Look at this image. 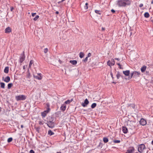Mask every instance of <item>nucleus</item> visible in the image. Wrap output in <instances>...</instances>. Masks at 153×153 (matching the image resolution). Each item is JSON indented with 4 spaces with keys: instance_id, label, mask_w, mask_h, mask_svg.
Wrapping results in <instances>:
<instances>
[{
    "instance_id": "nucleus-1",
    "label": "nucleus",
    "mask_w": 153,
    "mask_h": 153,
    "mask_svg": "<svg viewBox=\"0 0 153 153\" xmlns=\"http://www.w3.org/2000/svg\"><path fill=\"white\" fill-rule=\"evenodd\" d=\"M131 4L130 0H118L117 1V4L119 7H125L127 5H130Z\"/></svg>"
},
{
    "instance_id": "nucleus-2",
    "label": "nucleus",
    "mask_w": 153,
    "mask_h": 153,
    "mask_svg": "<svg viewBox=\"0 0 153 153\" xmlns=\"http://www.w3.org/2000/svg\"><path fill=\"white\" fill-rule=\"evenodd\" d=\"M138 147V151L140 153H142L143 150L146 148L145 146L143 144L139 145Z\"/></svg>"
},
{
    "instance_id": "nucleus-3",
    "label": "nucleus",
    "mask_w": 153,
    "mask_h": 153,
    "mask_svg": "<svg viewBox=\"0 0 153 153\" xmlns=\"http://www.w3.org/2000/svg\"><path fill=\"white\" fill-rule=\"evenodd\" d=\"M16 99L17 101L20 100H25L26 99V97L24 95H19L16 96Z\"/></svg>"
},
{
    "instance_id": "nucleus-4",
    "label": "nucleus",
    "mask_w": 153,
    "mask_h": 153,
    "mask_svg": "<svg viewBox=\"0 0 153 153\" xmlns=\"http://www.w3.org/2000/svg\"><path fill=\"white\" fill-rule=\"evenodd\" d=\"M25 52L23 51V52L20 58L19 62L20 63H22L25 60Z\"/></svg>"
},
{
    "instance_id": "nucleus-5",
    "label": "nucleus",
    "mask_w": 153,
    "mask_h": 153,
    "mask_svg": "<svg viewBox=\"0 0 153 153\" xmlns=\"http://www.w3.org/2000/svg\"><path fill=\"white\" fill-rule=\"evenodd\" d=\"M135 150L134 148L132 147L127 150L126 153H133L134 152Z\"/></svg>"
},
{
    "instance_id": "nucleus-6",
    "label": "nucleus",
    "mask_w": 153,
    "mask_h": 153,
    "mask_svg": "<svg viewBox=\"0 0 153 153\" xmlns=\"http://www.w3.org/2000/svg\"><path fill=\"white\" fill-rule=\"evenodd\" d=\"M33 77L36 79L38 80H41L42 79V74L41 73L37 74V75H33Z\"/></svg>"
},
{
    "instance_id": "nucleus-7",
    "label": "nucleus",
    "mask_w": 153,
    "mask_h": 153,
    "mask_svg": "<svg viewBox=\"0 0 153 153\" xmlns=\"http://www.w3.org/2000/svg\"><path fill=\"white\" fill-rule=\"evenodd\" d=\"M2 80H3L4 82L8 83L9 82L10 80V77L8 76H7L4 79V77L3 76L2 77Z\"/></svg>"
},
{
    "instance_id": "nucleus-8",
    "label": "nucleus",
    "mask_w": 153,
    "mask_h": 153,
    "mask_svg": "<svg viewBox=\"0 0 153 153\" xmlns=\"http://www.w3.org/2000/svg\"><path fill=\"white\" fill-rule=\"evenodd\" d=\"M140 124L142 126H145L146 124V121L143 118H141L140 121Z\"/></svg>"
},
{
    "instance_id": "nucleus-9",
    "label": "nucleus",
    "mask_w": 153,
    "mask_h": 153,
    "mask_svg": "<svg viewBox=\"0 0 153 153\" xmlns=\"http://www.w3.org/2000/svg\"><path fill=\"white\" fill-rule=\"evenodd\" d=\"M89 103V102L88 100V99H86L85 100L84 102L82 103V105L83 107H85L87 106Z\"/></svg>"
},
{
    "instance_id": "nucleus-10",
    "label": "nucleus",
    "mask_w": 153,
    "mask_h": 153,
    "mask_svg": "<svg viewBox=\"0 0 153 153\" xmlns=\"http://www.w3.org/2000/svg\"><path fill=\"white\" fill-rule=\"evenodd\" d=\"M140 72L134 71V78H136L137 77L140 76Z\"/></svg>"
},
{
    "instance_id": "nucleus-11",
    "label": "nucleus",
    "mask_w": 153,
    "mask_h": 153,
    "mask_svg": "<svg viewBox=\"0 0 153 153\" xmlns=\"http://www.w3.org/2000/svg\"><path fill=\"white\" fill-rule=\"evenodd\" d=\"M47 106V109L46 110L44 111L45 112L47 113V114L51 110V108H50V104L48 103H47L46 104Z\"/></svg>"
},
{
    "instance_id": "nucleus-12",
    "label": "nucleus",
    "mask_w": 153,
    "mask_h": 153,
    "mask_svg": "<svg viewBox=\"0 0 153 153\" xmlns=\"http://www.w3.org/2000/svg\"><path fill=\"white\" fill-rule=\"evenodd\" d=\"M66 105H65V104H62L60 108V109L63 111H64L66 109Z\"/></svg>"
},
{
    "instance_id": "nucleus-13",
    "label": "nucleus",
    "mask_w": 153,
    "mask_h": 153,
    "mask_svg": "<svg viewBox=\"0 0 153 153\" xmlns=\"http://www.w3.org/2000/svg\"><path fill=\"white\" fill-rule=\"evenodd\" d=\"M122 131L124 134H126L128 131L127 128L125 126H123L122 127Z\"/></svg>"
},
{
    "instance_id": "nucleus-14",
    "label": "nucleus",
    "mask_w": 153,
    "mask_h": 153,
    "mask_svg": "<svg viewBox=\"0 0 153 153\" xmlns=\"http://www.w3.org/2000/svg\"><path fill=\"white\" fill-rule=\"evenodd\" d=\"M123 73L126 76H128L130 74V71L129 70L123 71Z\"/></svg>"
},
{
    "instance_id": "nucleus-15",
    "label": "nucleus",
    "mask_w": 153,
    "mask_h": 153,
    "mask_svg": "<svg viewBox=\"0 0 153 153\" xmlns=\"http://www.w3.org/2000/svg\"><path fill=\"white\" fill-rule=\"evenodd\" d=\"M11 32V29L10 27H7L5 30V32L6 33H9Z\"/></svg>"
},
{
    "instance_id": "nucleus-16",
    "label": "nucleus",
    "mask_w": 153,
    "mask_h": 153,
    "mask_svg": "<svg viewBox=\"0 0 153 153\" xmlns=\"http://www.w3.org/2000/svg\"><path fill=\"white\" fill-rule=\"evenodd\" d=\"M47 124L48 127L50 128H53L54 127V124L47 123Z\"/></svg>"
},
{
    "instance_id": "nucleus-17",
    "label": "nucleus",
    "mask_w": 153,
    "mask_h": 153,
    "mask_svg": "<svg viewBox=\"0 0 153 153\" xmlns=\"http://www.w3.org/2000/svg\"><path fill=\"white\" fill-rule=\"evenodd\" d=\"M130 75L131 76L128 77V78H125V79H128L129 80L132 78V77L134 78V71L132 72L131 73Z\"/></svg>"
},
{
    "instance_id": "nucleus-18",
    "label": "nucleus",
    "mask_w": 153,
    "mask_h": 153,
    "mask_svg": "<svg viewBox=\"0 0 153 153\" xmlns=\"http://www.w3.org/2000/svg\"><path fill=\"white\" fill-rule=\"evenodd\" d=\"M146 66L145 65H143L141 68V71L142 72H144L146 70Z\"/></svg>"
},
{
    "instance_id": "nucleus-19",
    "label": "nucleus",
    "mask_w": 153,
    "mask_h": 153,
    "mask_svg": "<svg viewBox=\"0 0 153 153\" xmlns=\"http://www.w3.org/2000/svg\"><path fill=\"white\" fill-rule=\"evenodd\" d=\"M70 62L72 65H76L77 63V62L76 60H70Z\"/></svg>"
},
{
    "instance_id": "nucleus-20",
    "label": "nucleus",
    "mask_w": 153,
    "mask_h": 153,
    "mask_svg": "<svg viewBox=\"0 0 153 153\" xmlns=\"http://www.w3.org/2000/svg\"><path fill=\"white\" fill-rule=\"evenodd\" d=\"M4 72L6 74H7L9 72V67H5L4 70Z\"/></svg>"
},
{
    "instance_id": "nucleus-21",
    "label": "nucleus",
    "mask_w": 153,
    "mask_h": 153,
    "mask_svg": "<svg viewBox=\"0 0 153 153\" xmlns=\"http://www.w3.org/2000/svg\"><path fill=\"white\" fill-rule=\"evenodd\" d=\"M53 120H54V117L51 116L49 117L48 120L47 121H53Z\"/></svg>"
},
{
    "instance_id": "nucleus-22",
    "label": "nucleus",
    "mask_w": 153,
    "mask_h": 153,
    "mask_svg": "<svg viewBox=\"0 0 153 153\" xmlns=\"http://www.w3.org/2000/svg\"><path fill=\"white\" fill-rule=\"evenodd\" d=\"M47 114V113L46 112H45L44 111L42 112L41 115L42 116V118H44L45 117Z\"/></svg>"
},
{
    "instance_id": "nucleus-23",
    "label": "nucleus",
    "mask_w": 153,
    "mask_h": 153,
    "mask_svg": "<svg viewBox=\"0 0 153 153\" xmlns=\"http://www.w3.org/2000/svg\"><path fill=\"white\" fill-rule=\"evenodd\" d=\"M103 140L105 143H107L108 141V140L106 137H104L103 138Z\"/></svg>"
},
{
    "instance_id": "nucleus-24",
    "label": "nucleus",
    "mask_w": 153,
    "mask_h": 153,
    "mask_svg": "<svg viewBox=\"0 0 153 153\" xmlns=\"http://www.w3.org/2000/svg\"><path fill=\"white\" fill-rule=\"evenodd\" d=\"M116 76L117 79H119L120 76L123 77V76H122L120 74V72L119 71L117 72V73L116 75Z\"/></svg>"
},
{
    "instance_id": "nucleus-25",
    "label": "nucleus",
    "mask_w": 153,
    "mask_h": 153,
    "mask_svg": "<svg viewBox=\"0 0 153 153\" xmlns=\"http://www.w3.org/2000/svg\"><path fill=\"white\" fill-rule=\"evenodd\" d=\"M72 101V99H71V100H68L67 101H65L64 104H65V105L66 104H70L71 102Z\"/></svg>"
},
{
    "instance_id": "nucleus-26",
    "label": "nucleus",
    "mask_w": 153,
    "mask_h": 153,
    "mask_svg": "<svg viewBox=\"0 0 153 153\" xmlns=\"http://www.w3.org/2000/svg\"><path fill=\"white\" fill-rule=\"evenodd\" d=\"M84 53H83L80 52L79 54V56L81 58H82L84 56Z\"/></svg>"
},
{
    "instance_id": "nucleus-27",
    "label": "nucleus",
    "mask_w": 153,
    "mask_h": 153,
    "mask_svg": "<svg viewBox=\"0 0 153 153\" xmlns=\"http://www.w3.org/2000/svg\"><path fill=\"white\" fill-rule=\"evenodd\" d=\"M48 134L50 135V136H51L52 135H53L54 134V133L51 130H49L48 131Z\"/></svg>"
},
{
    "instance_id": "nucleus-28",
    "label": "nucleus",
    "mask_w": 153,
    "mask_h": 153,
    "mask_svg": "<svg viewBox=\"0 0 153 153\" xmlns=\"http://www.w3.org/2000/svg\"><path fill=\"white\" fill-rule=\"evenodd\" d=\"M13 85V84L12 83L8 84L7 85V88L8 89H10Z\"/></svg>"
},
{
    "instance_id": "nucleus-29",
    "label": "nucleus",
    "mask_w": 153,
    "mask_h": 153,
    "mask_svg": "<svg viewBox=\"0 0 153 153\" xmlns=\"http://www.w3.org/2000/svg\"><path fill=\"white\" fill-rule=\"evenodd\" d=\"M144 17L146 18H148L149 16V14L148 12H146L144 14Z\"/></svg>"
},
{
    "instance_id": "nucleus-30",
    "label": "nucleus",
    "mask_w": 153,
    "mask_h": 153,
    "mask_svg": "<svg viewBox=\"0 0 153 153\" xmlns=\"http://www.w3.org/2000/svg\"><path fill=\"white\" fill-rule=\"evenodd\" d=\"M110 61L111 62V65L113 66L114 65L115 61L114 59H111V60H110Z\"/></svg>"
},
{
    "instance_id": "nucleus-31",
    "label": "nucleus",
    "mask_w": 153,
    "mask_h": 153,
    "mask_svg": "<svg viewBox=\"0 0 153 153\" xmlns=\"http://www.w3.org/2000/svg\"><path fill=\"white\" fill-rule=\"evenodd\" d=\"M5 84L4 82H1V88H5Z\"/></svg>"
},
{
    "instance_id": "nucleus-32",
    "label": "nucleus",
    "mask_w": 153,
    "mask_h": 153,
    "mask_svg": "<svg viewBox=\"0 0 153 153\" xmlns=\"http://www.w3.org/2000/svg\"><path fill=\"white\" fill-rule=\"evenodd\" d=\"M33 62H34L32 60H31L30 61V62L29 66H28V67L29 68H30L31 67L33 63Z\"/></svg>"
},
{
    "instance_id": "nucleus-33",
    "label": "nucleus",
    "mask_w": 153,
    "mask_h": 153,
    "mask_svg": "<svg viewBox=\"0 0 153 153\" xmlns=\"http://www.w3.org/2000/svg\"><path fill=\"white\" fill-rule=\"evenodd\" d=\"M97 105V104L95 103H93L91 105V108H95Z\"/></svg>"
},
{
    "instance_id": "nucleus-34",
    "label": "nucleus",
    "mask_w": 153,
    "mask_h": 153,
    "mask_svg": "<svg viewBox=\"0 0 153 153\" xmlns=\"http://www.w3.org/2000/svg\"><path fill=\"white\" fill-rule=\"evenodd\" d=\"M113 141L114 143H119L121 141L119 140H114Z\"/></svg>"
},
{
    "instance_id": "nucleus-35",
    "label": "nucleus",
    "mask_w": 153,
    "mask_h": 153,
    "mask_svg": "<svg viewBox=\"0 0 153 153\" xmlns=\"http://www.w3.org/2000/svg\"><path fill=\"white\" fill-rule=\"evenodd\" d=\"M88 4L87 2L85 4V5L84 6V9L85 10H87L88 8Z\"/></svg>"
},
{
    "instance_id": "nucleus-36",
    "label": "nucleus",
    "mask_w": 153,
    "mask_h": 153,
    "mask_svg": "<svg viewBox=\"0 0 153 153\" xmlns=\"http://www.w3.org/2000/svg\"><path fill=\"white\" fill-rule=\"evenodd\" d=\"M95 13L97 14H98L99 15H101V12L100 10H95Z\"/></svg>"
},
{
    "instance_id": "nucleus-37",
    "label": "nucleus",
    "mask_w": 153,
    "mask_h": 153,
    "mask_svg": "<svg viewBox=\"0 0 153 153\" xmlns=\"http://www.w3.org/2000/svg\"><path fill=\"white\" fill-rule=\"evenodd\" d=\"M107 64L108 65L110 66L111 67V66H112V65H111V64L110 61V60H109L108 61Z\"/></svg>"
},
{
    "instance_id": "nucleus-38",
    "label": "nucleus",
    "mask_w": 153,
    "mask_h": 153,
    "mask_svg": "<svg viewBox=\"0 0 153 153\" xmlns=\"http://www.w3.org/2000/svg\"><path fill=\"white\" fill-rule=\"evenodd\" d=\"M39 18V16L38 15H36L35 18H33V20L36 21Z\"/></svg>"
},
{
    "instance_id": "nucleus-39",
    "label": "nucleus",
    "mask_w": 153,
    "mask_h": 153,
    "mask_svg": "<svg viewBox=\"0 0 153 153\" xmlns=\"http://www.w3.org/2000/svg\"><path fill=\"white\" fill-rule=\"evenodd\" d=\"M27 73H27V77L28 78H30L31 77V75H30V73L29 72V70L28 69Z\"/></svg>"
},
{
    "instance_id": "nucleus-40",
    "label": "nucleus",
    "mask_w": 153,
    "mask_h": 153,
    "mask_svg": "<svg viewBox=\"0 0 153 153\" xmlns=\"http://www.w3.org/2000/svg\"><path fill=\"white\" fill-rule=\"evenodd\" d=\"M48 51V48H47L44 49V51H43L45 53H47Z\"/></svg>"
},
{
    "instance_id": "nucleus-41",
    "label": "nucleus",
    "mask_w": 153,
    "mask_h": 153,
    "mask_svg": "<svg viewBox=\"0 0 153 153\" xmlns=\"http://www.w3.org/2000/svg\"><path fill=\"white\" fill-rule=\"evenodd\" d=\"M117 65L119 66V68L121 69H123V68L122 67L121 65L119 63H117Z\"/></svg>"
},
{
    "instance_id": "nucleus-42",
    "label": "nucleus",
    "mask_w": 153,
    "mask_h": 153,
    "mask_svg": "<svg viewBox=\"0 0 153 153\" xmlns=\"http://www.w3.org/2000/svg\"><path fill=\"white\" fill-rule=\"evenodd\" d=\"M13 138L12 137H10L7 140V142L8 143H10L12 141Z\"/></svg>"
},
{
    "instance_id": "nucleus-43",
    "label": "nucleus",
    "mask_w": 153,
    "mask_h": 153,
    "mask_svg": "<svg viewBox=\"0 0 153 153\" xmlns=\"http://www.w3.org/2000/svg\"><path fill=\"white\" fill-rule=\"evenodd\" d=\"M103 146L102 143L100 142L99 143V144L97 146V148H99L100 147V148H101Z\"/></svg>"
},
{
    "instance_id": "nucleus-44",
    "label": "nucleus",
    "mask_w": 153,
    "mask_h": 153,
    "mask_svg": "<svg viewBox=\"0 0 153 153\" xmlns=\"http://www.w3.org/2000/svg\"><path fill=\"white\" fill-rule=\"evenodd\" d=\"M130 106L133 109L134 108H135V105L133 104H131Z\"/></svg>"
},
{
    "instance_id": "nucleus-45",
    "label": "nucleus",
    "mask_w": 153,
    "mask_h": 153,
    "mask_svg": "<svg viewBox=\"0 0 153 153\" xmlns=\"http://www.w3.org/2000/svg\"><path fill=\"white\" fill-rule=\"evenodd\" d=\"M88 57H86L83 60V61L84 62H86L88 60Z\"/></svg>"
},
{
    "instance_id": "nucleus-46",
    "label": "nucleus",
    "mask_w": 153,
    "mask_h": 153,
    "mask_svg": "<svg viewBox=\"0 0 153 153\" xmlns=\"http://www.w3.org/2000/svg\"><path fill=\"white\" fill-rule=\"evenodd\" d=\"M55 122V121L53 120V121H47V123H51V124H54Z\"/></svg>"
},
{
    "instance_id": "nucleus-47",
    "label": "nucleus",
    "mask_w": 153,
    "mask_h": 153,
    "mask_svg": "<svg viewBox=\"0 0 153 153\" xmlns=\"http://www.w3.org/2000/svg\"><path fill=\"white\" fill-rule=\"evenodd\" d=\"M39 125H43V122L42 121H39Z\"/></svg>"
},
{
    "instance_id": "nucleus-48",
    "label": "nucleus",
    "mask_w": 153,
    "mask_h": 153,
    "mask_svg": "<svg viewBox=\"0 0 153 153\" xmlns=\"http://www.w3.org/2000/svg\"><path fill=\"white\" fill-rule=\"evenodd\" d=\"M110 75H111V77L113 79L114 78L113 77V74H112V72L111 71H110ZM113 80H114V79H113Z\"/></svg>"
},
{
    "instance_id": "nucleus-49",
    "label": "nucleus",
    "mask_w": 153,
    "mask_h": 153,
    "mask_svg": "<svg viewBox=\"0 0 153 153\" xmlns=\"http://www.w3.org/2000/svg\"><path fill=\"white\" fill-rule=\"evenodd\" d=\"M91 54L90 53H89L87 55V56L88 57H89L91 56Z\"/></svg>"
},
{
    "instance_id": "nucleus-50",
    "label": "nucleus",
    "mask_w": 153,
    "mask_h": 153,
    "mask_svg": "<svg viewBox=\"0 0 153 153\" xmlns=\"http://www.w3.org/2000/svg\"><path fill=\"white\" fill-rule=\"evenodd\" d=\"M29 153H35V152L33 149H31Z\"/></svg>"
},
{
    "instance_id": "nucleus-51",
    "label": "nucleus",
    "mask_w": 153,
    "mask_h": 153,
    "mask_svg": "<svg viewBox=\"0 0 153 153\" xmlns=\"http://www.w3.org/2000/svg\"><path fill=\"white\" fill-rule=\"evenodd\" d=\"M36 14V13H32V16L34 17L35 16Z\"/></svg>"
},
{
    "instance_id": "nucleus-52",
    "label": "nucleus",
    "mask_w": 153,
    "mask_h": 153,
    "mask_svg": "<svg viewBox=\"0 0 153 153\" xmlns=\"http://www.w3.org/2000/svg\"><path fill=\"white\" fill-rule=\"evenodd\" d=\"M14 7H10V11L11 12H12L13 11V10L14 9Z\"/></svg>"
},
{
    "instance_id": "nucleus-53",
    "label": "nucleus",
    "mask_w": 153,
    "mask_h": 153,
    "mask_svg": "<svg viewBox=\"0 0 153 153\" xmlns=\"http://www.w3.org/2000/svg\"><path fill=\"white\" fill-rule=\"evenodd\" d=\"M143 6V4L142 3L140 4L139 5V7H142Z\"/></svg>"
},
{
    "instance_id": "nucleus-54",
    "label": "nucleus",
    "mask_w": 153,
    "mask_h": 153,
    "mask_svg": "<svg viewBox=\"0 0 153 153\" xmlns=\"http://www.w3.org/2000/svg\"><path fill=\"white\" fill-rule=\"evenodd\" d=\"M111 11L113 13H114L115 12V10L113 9L111 10Z\"/></svg>"
},
{
    "instance_id": "nucleus-55",
    "label": "nucleus",
    "mask_w": 153,
    "mask_h": 153,
    "mask_svg": "<svg viewBox=\"0 0 153 153\" xmlns=\"http://www.w3.org/2000/svg\"><path fill=\"white\" fill-rule=\"evenodd\" d=\"M39 128H37L36 129V131L38 132H39Z\"/></svg>"
},
{
    "instance_id": "nucleus-56",
    "label": "nucleus",
    "mask_w": 153,
    "mask_h": 153,
    "mask_svg": "<svg viewBox=\"0 0 153 153\" xmlns=\"http://www.w3.org/2000/svg\"><path fill=\"white\" fill-rule=\"evenodd\" d=\"M1 140H2L4 141V140H6V139H5V137H4L3 138V139H1Z\"/></svg>"
},
{
    "instance_id": "nucleus-57",
    "label": "nucleus",
    "mask_w": 153,
    "mask_h": 153,
    "mask_svg": "<svg viewBox=\"0 0 153 153\" xmlns=\"http://www.w3.org/2000/svg\"><path fill=\"white\" fill-rule=\"evenodd\" d=\"M151 21H152V22H153V17H151Z\"/></svg>"
},
{
    "instance_id": "nucleus-58",
    "label": "nucleus",
    "mask_w": 153,
    "mask_h": 153,
    "mask_svg": "<svg viewBox=\"0 0 153 153\" xmlns=\"http://www.w3.org/2000/svg\"><path fill=\"white\" fill-rule=\"evenodd\" d=\"M63 1H63V0H62L61 1H59V2H58V4H60V3H61Z\"/></svg>"
},
{
    "instance_id": "nucleus-59",
    "label": "nucleus",
    "mask_w": 153,
    "mask_h": 153,
    "mask_svg": "<svg viewBox=\"0 0 153 153\" xmlns=\"http://www.w3.org/2000/svg\"><path fill=\"white\" fill-rule=\"evenodd\" d=\"M115 59L117 60H120V59L118 58H116Z\"/></svg>"
},
{
    "instance_id": "nucleus-60",
    "label": "nucleus",
    "mask_w": 153,
    "mask_h": 153,
    "mask_svg": "<svg viewBox=\"0 0 153 153\" xmlns=\"http://www.w3.org/2000/svg\"><path fill=\"white\" fill-rule=\"evenodd\" d=\"M26 68L25 66V65L23 66V69H25Z\"/></svg>"
},
{
    "instance_id": "nucleus-61",
    "label": "nucleus",
    "mask_w": 153,
    "mask_h": 153,
    "mask_svg": "<svg viewBox=\"0 0 153 153\" xmlns=\"http://www.w3.org/2000/svg\"><path fill=\"white\" fill-rule=\"evenodd\" d=\"M102 30H105V28L104 27H102Z\"/></svg>"
},
{
    "instance_id": "nucleus-62",
    "label": "nucleus",
    "mask_w": 153,
    "mask_h": 153,
    "mask_svg": "<svg viewBox=\"0 0 153 153\" xmlns=\"http://www.w3.org/2000/svg\"><path fill=\"white\" fill-rule=\"evenodd\" d=\"M21 127L22 128H23V125H21Z\"/></svg>"
},
{
    "instance_id": "nucleus-63",
    "label": "nucleus",
    "mask_w": 153,
    "mask_h": 153,
    "mask_svg": "<svg viewBox=\"0 0 153 153\" xmlns=\"http://www.w3.org/2000/svg\"><path fill=\"white\" fill-rule=\"evenodd\" d=\"M59 12H58V11H56V14H59Z\"/></svg>"
},
{
    "instance_id": "nucleus-64",
    "label": "nucleus",
    "mask_w": 153,
    "mask_h": 153,
    "mask_svg": "<svg viewBox=\"0 0 153 153\" xmlns=\"http://www.w3.org/2000/svg\"><path fill=\"white\" fill-rule=\"evenodd\" d=\"M151 144L153 145V140L151 142Z\"/></svg>"
}]
</instances>
